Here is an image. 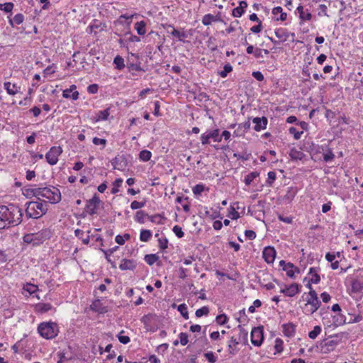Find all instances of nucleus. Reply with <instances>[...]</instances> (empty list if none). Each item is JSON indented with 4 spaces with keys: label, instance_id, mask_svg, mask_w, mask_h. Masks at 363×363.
<instances>
[{
    "label": "nucleus",
    "instance_id": "nucleus-1",
    "mask_svg": "<svg viewBox=\"0 0 363 363\" xmlns=\"http://www.w3.org/2000/svg\"><path fill=\"white\" fill-rule=\"evenodd\" d=\"M23 213L21 208L11 203L8 206H0V229L16 226L21 223Z\"/></svg>",
    "mask_w": 363,
    "mask_h": 363
},
{
    "label": "nucleus",
    "instance_id": "nucleus-2",
    "mask_svg": "<svg viewBox=\"0 0 363 363\" xmlns=\"http://www.w3.org/2000/svg\"><path fill=\"white\" fill-rule=\"evenodd\" d=\"M307 287L310 289L308 294L304 293L302 298L306 303L302 306L303 312L307 315H312L320 308L321 302L318 299V294L314 289L311 287L310 284H308Z\"/></svg>",
    "mask_w": 363,
    "mask_h": 363
},
{
    "label": "nucleus",
    "instance_id": "nucleus-3",
    "mask_svg": "<svg viewBox=\"0 0 363 363\" xmlns=\"http://www.w3.org/2000/svg\"><path fill=\"white\" fill-rule=\"evenodd\" d=\"M34 196L45 198L51 203H57L61 200L60 190L52 186L35 188L32 190Z\"/></svg>",
    "mask_w": 363,
    "mask_h": 363
},
{
    "label": "nucleus",
    "instance_id": "nucleus-4",
    "mask_svg": "<svg viewBox=\"0 0 363 363\" xmlns=\"http://www.w3.org/2000/svg\"><path fill=\"white\" fill-rule=\"evenodd\" d=\"M26 208V216L29 218H39L48 211V205L45 201L38 199L27 202Z\"/></svg>",
    "mask_w": 363,
    "mask_h": 363
},
{
    "label": "nucleus",
    "instance_id": "nucleus-5",
    "mask_svg": "<svg viewBox=\"0 0 363 363\" xmlns=\"http://www.w3.org/2000/svg\"><path fill=\"white\" fill-rule=\"evenodd\" d=\"M52 231L49 228H44L37 233L26 234L23 236V242L33 245H39L52 236Z\"/></svg>",
    "mask_w": 363,
    "mask_h": 363
},
{
    "label": "nucleus",
    "instance_id": "nucleus-6",
    "mask_svg": "<svg viewBox=\"0 0 363 363\" xmlns=\"http://www.w3.org/2000/svg\"><path fill=\"white\" fill-rule=\"evenodd\" d=\"M38 331L41 337L45 339H52L58 334V326L55 323H41L38 327Z\"/></svg>",
    "mask_w": 363,
    "mask_h": 363
},
{
    "label": "nucleus",
    "instance_id": "nucleus-7",
    "mask_svg": "<svg viewBox=\"0 0 363 363\" xmlns=\"http://www.w3.org/2000/svg\"><path fill=\"white\" fill-rule=\"evenodd\" d=\"M321 315L323 323L328 327L331 325L337 327L345 323V316L341 312L337 313L333 315H330L332 320L328 318V313H325V315H324V313H321Z\"/></svg>",
    "mask_w": 363,
    "mask_h": 363
},
{
    "label": "nucleus",
    "instance_id": "nucleus-8",
    "mask_svg": "<svg viewBox=\"0 0 363 363\" xmlns=\"http://www.w3.org/2000/svg\"><path fill=\"white\" fill-rule=\"evenodd\" d=\"M145 329L150 332H155L158 329L159 316L156 314L149 313L142 318Z\"/></svg>",
    "mask_w": 363,
    "mask_h": 363
},
{
    "label": "nucleus",
    "instance_id": "nucleus-9",
    "mask_svg": "<svg viewBox=\"0 0 363 363\" xmlns=\"http://www.w3.org/2000/svg\"><path fill=\"white\" fill-rule=\"evenodd\" d=\"M210 139H212L214 142L218 143L222 140V136L220 135L219 129L216 128L211 131L206 132L201 135V143L203 145L209 144Z\"/></svg>",
    "mask_w": 363,
    "mask_h": 363
},
{
    "label": "nucleus",
    "instance_id": "nucleus-10",
    "mask_svg": "<svg viewBox=\"0 0 363 363\" xmlns=\"http://www.w3.org/2000/svg\"><path fill=\"white\" fill-rule=\"evenodd\" d=\"M264 341L263 326L253 328L251 331V342L254 346L259 347Z\"/></svg>",
    "mask_w": 363,
    "mask_h": 363
},
{
    "label": "nucleus",
    "instance_id": "nucleus-11",
    "mask_svg": "<svg viewBox=\"0 0 363 363\" xmlns=\"http://www.w3.org/2000/svg\"><path fill=\"white\" fill-rule=\"evenodd\" d=\"M62 149L60 146H53L45 155V160L50 165H55L58 162V157L62 154Z\"/></svg>",
    "mask_w": 363,
    "mask_h": 363
},
{
    "label": "nucleus",
    "instance_id": "nucleus-12",
    "mask_svg": "<svg viewBox=\"0 0 363 363\" xmlns=\"http://www.w3.org/2000/svg\"><path fill=\"white\" fill-rule=\"evenodd\" d=\"M279 266L282 267V270L286 272V276L291 279H295V274L300 273V269L291 262L281 260Z\"/></svg>",
    "mask_w": 363,
    "mask_h": 363
},
{
    "label": "nucleus",
    "instance_id": "nucleus-13",
    "mask_svg": "<svg viewBox=\"0 0 363 363\" xmlns=\"http://www.w3.org/2000/svg\"><path fill=\"white\" fill-rule=\"evenodd\" d=\"M301 285L297 283H292L289 285H284L281 289L280 293L284 294L285 296L294 297L301 292Z\"/></svg>",
    "mask_w": 363,
    "mask_h": 363
},
{
    "label": "nucleus",
    "instance_id": "nucleus-14",
    "mask_svg": "<svg viewBox=\"0 0 363 363\" xmlns=\"http://www.w3.org/2000/svg\"><path fill=\"white\" fill-rule=\"evenodd\" d=\"M101 201L99 198L94 195L92 199L88 201L85 210L89 215H94L96 213V210L99 207Z\"/></svg>",
    "mask_w": 363,
    "mask_h": 363
},
{
    "label": "nucleus",
    "instance_id": "nucleus-15",
    "mask_svg": "<svg viewBox=\"0 0 363 363\" xmlns=\"http://www.w3.org/2000/svg\"><path fill=\"white\" fill-rule=\"evenodd\" d=\"M276 255V250L272 246L265 247L262 251L263 259L268 264H272L274 262Z\"/></svg>",
    "mask_w": 363,
    "mask_h": 363
},
{
    "label": "nucleus",
    "instance_id": "nucleus-16",
    "mask_svg": "<svg viewBox=\"0 0 363 363\" xmlns=\"http://www.w3.org/2000/svg\"><path fill=\"white\" fill-rule=\"evenodd\" d=\"M337 345V340L325 339L320 342V350L323 353H328L331 351H333Z\"/></svg>",
    "mask_w": 363,
    "mask_h": 363
},
{
    "label": "nucleus",
    "instance_id": "nucleus-17",
    "mask_svg": "<svg viewBox=\"0 0 363 363\" xmlns=\"http://www.w3.org/2000/svg\"><path fill=\"white\" fill-rule=\"evenodd\" d=\"M239 340L235 336H231L228 341V352L231 355H235L239 351Z\"/></svg>",
    "mask_w": 363,
    "mask_h": 363
},
{
    "label": "nucleus",
    "instance_id": "nucleus-18",
    "mask_svg": "<svg viewBox=\"0 0 363 363\" xmlns=\"http://www.w3.org/2000/svg\"><path fill=\"white\" fill-rule=\"evenodd\" d=\"M296 12L298 14V18L301 21V23L309 21L312 19V14L308 9H305L302 5H299L296 8Z\"/></svg>",
    "mask_w": 363,
    "mask_h": 363
},
{
    "label": "nucleus",
    "instance_id": "nucleus-19",
    "mask_svg": "<svg viewBox=\"0 0 363 363\" xmlns=\"http://www.w3.org/2000/svg\"><path fill=\"white\" fill-rule=\"evenodd\" d=\"M272 13L275 21H284L287 18V13L284 11L281 6L273 8Z\"/></svg>",
    "mask_w": 363,
    "mask_h": 363
},
{
    "label": "nucleus",
    "instance_id": "nucleus-20",
    "mask_svg": "<svg viewBox=\"0 0 363 363\" xmlns=\"http://www.w3.org/2000/svg\"><path fill=\"white\" fill-rule=\"evenodd\" d=\"M252 123H255L254 130L259 132L267 128L268 120L265 116L255 117L252 119Z\"/></svg>",
    "mask_w": 363,
    "mask_h": 363
},
{
    "label": "nucleus",
    "instance_id": "nucleus-21",
    "mask_svg": "<svg viewBox=\"0 0 363 363\" xmlns=\"http://www.w3.org/2000/svg\"><path fill=\"white\" fill-rule=\"evenodd\" d=\"M296 325L292 323H288L282 325V332L284 336L293 337L296 334Z\"/></svg>",
    "mask_w": 363,
    "mask_h": 363
},
{
    "label": "nucleus",
    "instance_id": "nucleus-22",
    "mask_svg": "<svg viewBox=\"0 0 363 363\" xmlns=\"http://www.w3.org/2000/svg\"><path fill=\"white\" fill-rule=\"evenodd\" d=\"M247 7V3L245 1H241L239 2V6L235 9H233L232 11V15L235 18L241 17L245 11L246 8Z\"/></svg>",
    "mask_w": 363,
    "mask_h": 363
},
{
    "label": "nucleus",
    "instance_id": "nucleus-23",
    "mask_svg": "<svg viewBox=\"0 0 363 363\" xmlns=\"http://www.w3.org/2000/svg\"><path fill=\"white\" fill-rule=\"evenodd\" d=\"M319 271L320 269L316 267H311L309 269L308 275H310L311 277L310 282L308 284L311 285V284H317L320 282V277L318 274Z\"/></svg>",
    "mask_w": 363,
    "mask_h": 363
},
{
    "label": "nucleus",
    "instance_id": "nucleus-24",
    "mask_svg": "<svg viewBox=\"0 0 363 363\" xmlns=\"http://www.w3.org/2000/svg\"><path fill=\"white\" fill-rule=\"evenodd\" d=\"M176 202L179 203L184 212L188 213L190 211V202L189 198L184 196H178Z\"/></svg>",
    "mask_w": 363,
    "mask_h": 363
},
{
    "label": "nucleus",
    "instance_id": "nucleus-25",
    "mask_svg": "<svg viewBox=\"0 0 363 363\" xmlns=\"http://www.w3.org/2000/svg\"><path fill=\"white\" fill-rule=\"evenodd\" d=\"M289 156L292 160H301L305 157V154L301 149L293 147L290 150Z\"/></svg>",
    "mask_w": 363,
    "mask_h": 363
},
{
    "label": "nucleus",
    "instance_id": "nucleus-26",
    "mask_svg": "<svg viewBox=\"0 0 363 363\" xmlns=\"http://www.w3.org/2000/svg\"><path fill=\"white\" fill-rule=\"evenodd\" d=\"M135 267V264L133 260L123 259L119 265V269L121 270H133Z\"/></svg>",
    "mask_w": 363,
    "mask_h": 363
},
{
    "label": "nucleus",
    "instance_id": "nucleus-27",
    "mask_svg": "<svg viewBox=\"0 0 363 363\" xmlns=\"http://www.w3.org/2000/svg\"><path fill=\"white\" fill-rule=\"evenodd\" d=\"M274 33L276 37L282 42L287 40L289 36V33L286 30V28H277L274 31Z\"/></svg>",
    "mask_w": 363,
    "mask_h": 363
},
{
    "label": "nucleus",
    "instance_id": "nucleus-28",
    "mask_svg": "<svg viewBox=\"0 0 363 363\" xmlns=\"http://www.w3.org/2000/svg\"><path fill=\"white\" fill-rule=\"evenodd\" d=\"M4 86L9 95H15L18 93L19 89L16 84H11L9 82H5Z\"/></svg>",
    "mask_w": 363,
    "mask_h": 363
},
{
    "label": "nucleus",
    "instance_id": "nucleus-29",
    "mask_svg": "<svg viewBox=\"0 0 363 363\" xmlns=\"http://www.w3.org/2000/svg\"><path fill=\"white\" fill-rule=\"evenodd\" d=\"M172 36L174 39H177L179 41H184V39L187 37L186 33L183 30H179L176 28H171Z\"/></svg>",
    "mask_w": 363,
    "mask_h": 363
},
{
    "label": "nucleus",
    "instance_id": "nucleus-30",
    "mask_svg": "<svg viewBox=\"0 0 363 363\" xmlns=\"http://www.w3.org/2000/svg\"><path fill=\"white\" fill-rule=\"evenodd\" d=\"M274 354H280L283 352L284 350V341L282 339L279 338V337H277L275 339V341H274Z\"/></svg>",
    "mask_w": 363,
    "mask_h": 363
},
{
    "label": "nucleus",
    "instance_id": "nucleus-31",
    "mask_svg": "<svg viewBox=\"0 0 363 363\" xmlns=\"http://www.w3.org/2000/svg\"><path fill=\"white\" fill-rule=\"evenodd\" d=\"M208 189H209L208 187L206 188L203 184H198L192 188V191L195 196H200L205 190L208 191Z\"/></svg>",
    "mask_w": 363,
    "mask_h": 363
},
{
    "label": "nucleus",
    "instance_id": "nucleus-32",
    "mask_svg": "<svg viewBox=\"0 0 363 363\" xmlns=\"http://www.w3.org/2000/svg\"><path fill=\"white\" fill-rule=\"evenodd\" d=\"M259 174L257 172H252L245 176L244 182L247 186L251 184L255 179L259 177Z\"/></svg>",
    "mask_w": 363,
    "mask_h": 363
},
{
    "label": "nucleus",
    "instance_id": "nucleus-33",
    "mask_svg": "<svg viewBox=\"0 0 363 363\" xmlns=\"http://www.w3.org/2000/svg\"><path fill=\"white\" fill-rule=\"evenodd\" d=\"M52 305L49 303H41L36 305V309L40 313H46L51 310Z\"/></svg>",
    "mask_w": 363,
    "mask_h": 363
},
{
    "label": "nucleus",
    "instance_id": "nucleus-34",
    "mask_svg": "<svg viewBox=\"0 0 363 363\" xmlns=\"http://www.w3.org/2000/svg\"><path fill=\"white\" fill-rule=\"evenodd\" d=\"M233 71V67L230 63H227L224 65L223 69L222 71L218 72V74L222 77L225 78L228 73Z\"/></svg>",
    "mask_w": 363,
    "mask_h": 363
},
{
    "label": "nucleus",
    "instance_id": "nucleus-35",
    "mask_svg": "<svg viewBox=\"0 0 363 363\" xmlns=\"http://www.w3.org/2000/svg\"><path fill=\"white\" fill-rule=\"evenodd\" d=\"M24 21V16L22 13H18L14 16L12 19H9L10 24L13 26V24L20 25Z\"/></svg>",
    "mask_w": 363,
    "mask_h": 363
},
{
    "label": "nucleus",
    "instance_id": "nucleus-36",
    "mask_svg": "<svg viewBox=\"0 0 363 363\" xmlns=\"http://www.w3.org/2000/svg\"><path fill=\"white\" fill-rule=\"evenodd\" d=\"M23 289L28 294V295H32L35 292L38 291V286L36 285L27 283L23 285Z\"/></svg>",
    "mask_w": 363,
    "mask_h": 363
},
{
    "label": "nucleus",
    "instance_id": "nucleus-37",
    "mask_svg": "<svg viewBox=\"0 0 363 363\" xmlns=\"http://www.w3.org/2000/svg\"><path fill=\"white\" fill-rule=\"evenodd\" d=\"M229 321V318L225 313L218 315L216 317V322L218 325H224Z\"/></svg>",
    "mask_w": 363,
    "mask_h": 363
},
{
    "label": "nucleus",
    "instance_id": "nucleus-38",
    "mask_svg": "<svg viewBox=\"0 0 363 363\" xmlns=\"http://www.w3.org/2000/svg\"><path fill=\"white\" fill-rule=\"evenodd\" d=\"M178 311L180 312L181 315L185 320L189 319L188 308L185 303H182L177 306Z\"/></svg>",
    "mask_w": 363,
    "mask_h": 363
},
{
    "label": "nucleus",
    "instance_id": "nucleus-39",
    "mask_svg": "<svg viewBox=\"0 0 363 363\" xmlns=\"http://www.w3.org/2000/svg\"><path fill=\"white\" fill-rule=\"evenodd\" d=\"M322 328L320 325H315L312 330L308 333L309 338L315 340L321 333Z\"/></svg>",
    "mask_w": 363,
    "mask_h": 363
},
{
    "label": "nucleus",
    "instance_id": "nucleus-40",
    "mask_svg": "<svg viewBox=\"0 0 363 363\" xmlns=\"http://www.w3.org/2000/svg\"><path fill=\"white\" fill-rule=\"evenodd\" d=\"M216 21V17L211 13L206 14L202 18V23L204 26H209L211 24V23L213 21Z\"/></svg>",
    "mask_w": 363,
    "mask_h": 363
},
{
    "label": "nucleus",
    "instance_id": "nucleus-41",
    "mask_svg": "<svg viewBox=\"0 0 363 363\" xmlns=\"http://www.w3.org/2000/svg\"><path fill=\"white\" fill-rule=\"evenodd\" d=\"M152 236V233L149 230H142L140 235V240L143 242H147Z\"/></svg>",
    "mask_w": 363,
    "mask_h": 363
},
{
    "label": "nucleus",
    "instance_id": "nucleus-42",
    "mask_svg": "<svg viewBox=\"0 0 363 363\" xmlns=\"http://www.w3.org/2000/svg\"><path fill=\"white\" fill-rule=\"evenodd\" d=\"M145 26L146 24L144 21L137 22L135 24V28L139 35H143L145 33Z\"/></svg>",
    "mask_w": 363,
    "mask_h": 363
},
{
    "label": "nucleus",
    "instance_id": "nucleus-43",
    "mask_svg": "<svg viewBox=\"0 0 363 363\" xmlns=\"http://www.w3.org/2000/svg\"><path fill=\"white\" fill-rule=\"evenodd\" d=\"M109 116L108 108L98 112L95 121L106 120Z\"/></svg>",
    "mask_w": 363,
    "mask_h": 363
},
{
    "label": "nucleus",
    "instance_id": "nucleus-44",
    "mask_svg": "<svg viewBox=\"0 0 363 363\" xmlns=\"http://www.w3.org/2000/svg\"><path fill=\"white\" fill-rule=\"evenodd\" d=\"M209 313V308L208 306H203L196 311L195 315L197 318H201L203 315H207Z\"/></svg>",
    "mask_w": 363,
    "mask_h": 363
},
{
    "label": "nucleus",
    "instance_id": "nucleus-45",
    "mask_svg": "<svg viewBox=\"0 0 363 363\" xmlns=\"http://www.w3.org/2000/svg\"><path fill=\"white\" fill-rule=\"evenodd\" d=\"M75 235L82 240V242L84 245H88L89 243V236L88 235L86 238H83L84 231L80 229H77L74 230Z\"/></svg>",
    "mask_w": 363,
    "mask_h": 363
},
{
    "label": "nucleus",
    "instance_id": "nucleus-46",
    "mask_svg": "<svg viewBox=\"0 0 363 363\" xmlns=\"http://www.w3.org/2000/svg\"><path fill=\"white\" fill-rule=\"evenodd\" d=\"M158 259V257L155 254L146 255L145 261L149 264L152 265Z\"/></svg>",
    "mask_w": 363,
    "mask_h": 363
},
{
    "label": "nucleus",
    "instance_id": "nucleus-47",
    "mask_svg": "<svg viewBox=\"0 0 363 363\" xmlns=\"http://www.w3.org/2000/svg\"><path fill=\"white\" fill-rule=\"evenodd\" d=\"M289 132L291 135L294 136L295 140H299L303 134V131H298L296 128L291 127L289 129Z\"/></svg>",
    "mask_w": 363,
    "mask_h": 363
},
{
    "label": "nucleus",
    "instance_id": "nucleus-48",
    "mask_svg": "<svg viewBox=\"0 0 363 363\" xmlns=\"http://www.w3.org/2000/svg\"><path fill=\"white\" fill-rule=\"evenodd\" d=\"M277 174L274 171H270L267 174V183L269 186H272L273 183L276 180Z\"/></svg>",
    "mask_w": 363,
    "mask_h": 363
},
{
    "label": "nucleus",
    "instance_id": "nucleus-49",
    "mask_svg": "<svg viewBox=\"0 0 363 363\" xmlns=\"http://www.w3.org/2000/svg\"><path fill=\"white\" fill-rule=\"evenodd\" d=\"M147 216L143 211H138L136 212L135 220V221L143 223H144L145 218Z\"/></svg>",
    "mask_w": 363,
    "mask_h": 363
},
{
    "label": "nucleus",
    "instance_id": "nucleus-50",
    "mask_svg": "<svg viewBox=\"0 0 363 363\" xmlns=\"http://www.w3.org/2000/svg\"><path fill=\"white\" fill-rule=\"evenodd\" d=\"M113 62L116 65V67L119 69L125 67L123 58L119 55L114 58Z\"/></svg>",
    "mask_w": 363,
    "mask_h": 363
},
{
    "label": "nucleus",
    "instance_id": "nucleus-51",
    "mask_svg": "<svg viewBox=\"0 0 363 363\" xmlns=\"http://www.w3.org/2000/svg\"><path fill=\"white\" fill-rule=\"evenodd\" d=\"M151 152L148 150H142L139 155L140 158L145 162L150 160L151 158Z\"/></svg>",
    "mask_w": 363,
    "mask_h": 363
},
{
    "label": "nucleus",
    "instance_id": "nucleus-52",
    "mask_svg": "<svg viewBox=\"0 0 363 363\" xmlns=\"http://www.w3.org/2000/svg\"><path fill=\"white\" fill-rule=\"evenodd\" d=\"M13 8V3H5V4H0V10H3L6 13H9L12 11Z\"/></svg>",
    "mask_w": 363,
    "mask_h": 363
},
{
    "label": "nucleus",
    "instance_id": "nucleus-53",
    "mask_svg": "<svg viewBox=\"0 0 363 363\" xmlns=\"http://www.w3.org/2000/svg\"><path fill=\"white\" fill-rule=\"evenodd\" d=\"M204 357L206 360H208L211 363H215L217 360V357L215 356L214 353L211 351L204 353Z\"/></svg>",
    "mask_w": 363,
    "mask_h": 363
},
{
    "label": "nucleus",
    "instance_id": "nucleus-54",
    "mask_svg": "<svg viewBox=\"0 0 363 363\" xmlns=\"http://www.w3.org/2000/svg\"><path fill=\"white\" fill-rule=\"evenodd\" d=\"M228 216L232 220H237L240 218V213L235 210V208L233 206H230V211L229 212Z\"/></svg>",
    "mask_w": 363,
    "mask_h": 363
},
{
    "label": "nucleus",
    "instance_id": "nucleus-55",
    "mask_svg": "<svg viewBox=\"0 0 363 363\" xmlns=\"http://www.w3.org/2000/svg\"><path fill=\"white\" fill-rule=\"evenodd\" d=\"M172 230L179 238H182L184 235V233L182 231V228L179 225H174L172 228Z\"/></svg>",
    "mask_w": 363,
    "mask_h": 363
},
{
    "label": "nucleus",
    "instance_id": "nucleus-56",
    "mask_svg": "<svg viewBox=\"0 0 363 363\" xmlns=\"http://www.w3.org/2000/svg\"><path fill=\"white\" fill-rule=\"evenodd\" d=\"M76 89H77V87L75 85L70 86L69 89H67L63 91V93H62L63 97L66 98V99L70 98V93L76 91Z\"/></svg>",
    "mask_w": 363,
    "mask_h": 363
},
{
    "label": "nucleus",
    "instance_id": "nucleus-57",
    "mask_svg": "<svg viewBox=\"0 0 363 363\" xmlns=\"http://www.w3.org/2000/svg\"><path fill=\"white\" fill-rule=\"evenodd\" d=\"M335 157V155L333 151L329 149L328 152L323 155V160L325 162L332 161Z\"/></svg>",
    "mask_w": 363,
    "mask_h": 363
},
{
    "label": "nucleus",
    "instance_id": "nucleus-58",
    "mask_svg": "<svg viewBox=\"0 0 363 363\" xmlns=\"http://www.w3.org/2000/svg\"><path fill=\"white\" fill-rule=\"evenodd\" d=\"M179 340L182 345H186L189 342V336L185 333H181L179 334Z\"/></svg>",
    "mask_w": 363,
    "mask_h": 363
},
{
    "label": "nucleus",
    "instance_id": "nucleus-59",
    "mask_svg": "<svg viewBox=\"0 0 363 363\" xmlns=\"http://www.w3.org/2000/svg\"><path fill=\"white\" fill-rule=\"evenodd\" d=\"M245 235L247 239L250 240H255L257 236L256 233L252 230H246L245 231Z\"/></svg>",
    "mask_w": 363,
    "mask_h": 363
},
{
    "label": "nucleus",
    "instance_id": "nucleus-60",
    "mask_svg": "<svg viewBox=\"0 0 363 363\" xmlns=\"http://www.w3.org/2000/svg\"><path fill=\"white\" fill-rule=\"evenodd\" d=\"M123 331L122 330L118 335V340L123 344H128L130 342V337L126 335H123Z\"/></svg>",
    "mask_w": 363,
    "mask_h": 363
},
{
    "label": "nucleus",
    "instance_id": "nucleus-61",
    "mask_svg": "<svg viewBox=\"0 0 363 363\" xmlns=\"http://www.w3.org/2000/svg\"><path fill=\"white\" fill-rule=\"evenodd\" d=\"M145 202H139L137 201H133L130 204V208L133 210H136L143 208L145 206Z\"/></svg>",
    "mask_w": 363,
    "mask_h": 363
},
{
    "label": "nucleus",
    "instance_id": "nucleus-62",
    "mask_svg": "<svg viewBox=\"0 0 363 363\" xmlns=\"http://www.w3.org/2000/svg\"><path fill=\"white\" fill-rule=\"evenodd\" d=\"M262 30V21H259L257 25L250 28V31L253 33H259Z\"/></svg>",
    "mask_w": 363,
    "mask_h": 363
},
{
    "label": "nucleus",
    "instance_id": "nucleus-63",
    "mask_svg": "<svg viewBox=\"0 0 363 363\" xmlns=\"http://www.w3.org/2000/svg\"><path fill=\"white\" fill-rule=\"evenodd\" d=\"M210 338L212 341H218L221 339V335L218 331H213L210 334Z\"/></svg>",
    "mask_w": 363,
    "mask_h": 363
},
{
    "label": "nucleus",
    "instance_id": "nucleus-64",
    "mask_svg": "<svg viewBox=\"0 0 363 363\" xmlns=\"http://www.w3.org/2000/svg\"><path fill=\"white\" fill-rule=\"evenodd\" d=\"M319 9H320V11L318 13V15L319 16H328V7L325 4H320L319 5Z\"/></svg>",
    "mask_w": 363,
    "mask_h": 363
}]
</instances>
